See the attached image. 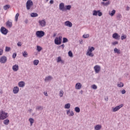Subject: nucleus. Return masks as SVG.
Returning a JSON list of instances; mask_svg holds the SVG:
<instances>
[{
	"label": "nucleus",
	"instance_id": "obj_34",
	"mask_svg": "<svg viewBox=\"0 0 130 130\" xmlns=\"http://www.w3.org/2000/svg\"><path fill=\"white\" fill-rule=\"evenodd\" d=\"M22 55L23 57H27V56H28V53H27V52L25 51L23 52H22Z\"/></svg>",
	"mask_w": 130,
	"mask_h": 130
},
{
	"label": "nucleus",
	"instance_id": "obj_33",
	"mask_svg": "<svg viewBox=\"0 0 130 130\" xmlns=\"http://www.w3.org/2000/svg\"><path fill=\"white\" fill-rule=\"evenodd\" d=\"M75 111H76L77 113H79V112L81 111V110L80 109V108L76 107L75 108Z\"/></svg>",
	"mask_w": 130,
	"mask_h": 130
},
{
	"label": "nucleus",
	"instance_id": "obj_30",
	"mask_svg": "<svg viewBox=\"0 0 130 130\" xmlns=\"http://www.w3.org/2000/svg\"><path fill=\"white\" fill-rule=\"evenodd\" d=\"M36 110H43V107L42 106H37L36 108Z\"/></svg>",
	"mask_w": 130,
	"mask_h": 130
},
{
	"label": "nucleus",
	"instance_id": "obj_21",
	"mask_svg": "<svg viewBox=\"0 0 130 130\" xmlns=\"http://www.w3.org/2000/svg\"><path fill=\"white\" fill-rule=\"evenodd\" d=\"M114 53H117V54H120V50L117 49V48H115L114 49Z\"/></svg>",
	"mask_w": 130,
	"mask_h": 130
},
{
	"label": "nucleus",
	"instance_id": "obj_12",
	"mask_svg": "<svg viewBox=\"0 0 130 130\" xmlns=\"http://www.w3.org/2000/svg\"><path fill=\"white\" fill-rule=\"evenodd\" d=\"M19 87L18 86H15L13 89V94H18L19 93Z\"/></svg>",
	"mask_w": 130,
	"mask_h": 130
},
{
	"label": "nucleus",
	"instance_id": "obj_46",
	"mask_svg": "<svg viewBox=\"0 0 130 130\" xmlns=\"http://www.w3.org/2000/svg\"><path fill=\"white\" fill-rule=\"evenodd\" d=\"M117 44H118V42L117 41H115L112 43V45L114 46L117 45Z\"/></svg>",
	"mask_w": 130,
	"mask_h": 130
},
{
	"label": "nucleus",
	"instance_id": "obj_48",
	"mask_svg": "<svg viewBox=\"0 0 130 130\" xmlns=\"http://www.w3.org/2000/svg\"><path fill=\"white\" fill-rule=\"evenodd\" d=\"M83 38H88V37H89V34L83 35Z\"/></svg>",
	"mask_w": 130,
	"mask_h": 130
},
{
	"label": "nucleus",
	"instance_id": "obj_19",
	"mask_svg": "<svg viewBox=\"0 0 130 130\" xmlns=\"http://www.w3.org/2000/svg\"><path fill=\"white\" fill-rule=\"evenodd\" d=\"M101 127H102V126L101 125L98 124L94 126V129L95 130H101Z\"/></svg>",
	"mask_w": 130,
	"mask_h": 130
},
{
	"label": "nucleus",
	"instance_id": "obj_49",
	"mask_svg": "<svg viewBox=\"0 0 130 130\" xmlns=\"http://www.w3.org/2000/svg\"><path fill=\"white\" fill-rule=\"evenodd\" d=\"M69 116H74V112L73 111L70 112V114L69 115Z\"/></svg>",
	"mask_w": 130,
	"mask_h": 130
},
{
	"label": "nucleus",
	"instance_id": "obj_43",
	"mask_svg": "<svg viewBox=\"0 0 130 130\" xmlns=\"http://www.w3.org/2000/svg\"><path fill=\"white\" fill-rule=\"evenodd\" d=\"M91 88L93 89V90H96L97 89V86L95 84L92 85Z\"/></svg>",
	"mask_w": 130,
	"mask_h": 130
},
{
	"label": "nucleus",
	"instance_id": "obj_13",
	"mask_svg": "<svg viewBox=\"0 0 130 130\" xmlns=\"http://www.w3.org/2000/svg\"><path fill=\"white\" fill-rule=\"evenodd\" d=\"M112 37L113 38H114V39H116L117 40H118L119 38H120V36L118 35V34L117 33H114V34H113Z\"/></svg>",
	"mask_w": 130,
	"mask_h": 130
},
{
	"label": "nucleus",
	"instance_id": "obj_32",
	"mask_svg": "<svg viewBox=\"0 0 130 130\" xmlns=\"http://www.w3.org/2000/svg\"><path fill=\"white\" fill-rule=\"evenodd\" d=\"M10 8H11V6L10 5H6L4 6V10H5V11H7V10L10 9Z\"/></svg>",
	"mask_w": 130,
	"mask_h": 130
},
{
	"label": "nucleus",
	"instance_id": "obj_42",
	"mask_svg": "<svg viewBox=\"0 0 130 130\" xmlns=\"http://www.w3.org/2000/svg\"><path fill=\"white\" fill-rule=\"evenodd\" d=\"M59 95L60 97H62V96H63V91L60 90L59 92Z\"/></svg>",
	"mask_w": 130,
	"mask_h": 130
},
{
	"label": "nucleus",
	"instance_id": "obj_62",
	"mask_svg": "<svg viewBox=\"0 0 130 130\" xmlns=\"http://www.w3.org/2000/svg\"><path fill=\"white\" fill-rule=\"evenodd\" d=\"M28 111H29V112H31V111H32V109H29L28 110Z\"/></svg>",
	"mask_w": 130,
	"mask_h": 130
},
{
	"label": "nucleus",
	"instance_id": "obj_41",
	"mask_svg": "<svg viewBox=\"0 0 130 130\" xmlns=\"http://www.w3.org/2000/svg\"><path fill=\"white\" fill-rule=\"evenodd\" d=\"M68 55L70 57H73V52H72V51H69L68 52Z\"/></svg>",
	"mask_w": 130,
	"mask_h": 130
},
{
	"label": "nucleus",
	"instance_id": "obj_38",
	"mask_svg": "<svg viewBox=\"0 0 130 130\" xmlns=\"http://www.w3.org/2000/svg\"><path fill=\"white\" fill-rule=\"evenodd\" d=\"M67 42H69V40L67 38H63L62 43H67Z\"/></svg>",
	"mask_w": 130,
	"mask_h": 130
},
{
	"label": "nucleus",
	"instance_id": "obj_57",
	"mask_svg": "<svg viewBox=\"0 0 130 130\" xmlns=\"http://www.w3.org/2000/svg\"><path fill=\"white\" fill-rule=\"evenodd\" d=\"M60 47H62V49H63L64 47V45L62 44L61 46H60Z\"/></svg>",
	"mask_w": 130,
	"mask_h": 130
},
{
	"label": "nucleus",
	"instance_id": "obj_58",
	"mask_svg": "<svg viewBox=\"0 0 130 130\" xmlns=\"http://www.w3.org/2000/svg\"><path fill=\"white\" fill-rule=\"evenodd\" d=\"M3 90H2V89H0V94H3Z\"/></svg>",
	"mask_w": 130,
	"mask_h": 130
},
{
	"label": "nucleus",
	"instance_id": "obj_1",
	"mask_svg": "<svg viewBox=\"0 0 130 130\" xmlns=\"http://www.w3.org/2000/svg\"><path fill=\"white\" fill-rule=\"evenodd\" d=\"M8 117V113H5L4 111H1L0 112V120H4Z\"/></svg>",
	"mask_w": 130,
	"mask_h": 130
},
{
	"label": "nucleus",
	"instance_id": "obj_15",
	"mask_svg": "<svg viewBox=\"0 0 130 130\" xmlns=\"http://www.w3.org/2000/svg\"><path fill=\"white\" fill-rule=\"evenodd\" d=\"M75 88H76V90H80V89H81V88H82V84H81L80 83H76V84L75 85Z\"/></svg>",
	"mask_w": 130,
	"mask_h": 130
},
{
	"label": "nucleus",
	"instance_id": "obj_11",
	"mask_svg": "<svg viewBox=\"0 0 130 130\" xmlns=\"http://www.w3.org/2000/svg\"><path fill=\"white\" fill-rule=\"evenodd\" d=\"M65 26L67 27H69L70 28H72L73 27V23L71 22L70 21H67L64 22Z\"/></svg>",
	"mask_w": 130,
	"mask_h": 130
},
{
	"label": "nucleus",
	"instance_id": "obj_36",
	"mask_svg": "<svg viewBox=\"0 0 130 130\" xmlns=\"http://www.w3.org/2000/svg\"><path fill=\"white\" fill-rule=\"evenodd\" d=\"M38 63H39V60H35L34 61V66H38Z\"/></svg>",
	"mask_w": 130,
	"mask_h": 130
},
{
	"label": "nucleus",
	"instance_id": "obj_47",
	"mask_svg": "<svg viewBox=\"0 0 130 130\" xmlns=\"http://www.w3.org/2000/svg\"><path fill=\"white\" fill-rule=\"evenodd\" d=\"M19 18V13H17L16 16H15V21H18V19Z\"/></svg>",
	"mask_w": 130,
	"mask_h": 130
},
{
	"label": "nucleus",
	"instance_id": "obj_53",
	"mask_svg": "<svg viewBox=\"0 0 130 130\" xmlns=\"http://www.w3.org/2000/svg\"><path fill=\"white\" fill-rule=\"evenodd\" d=\"M17 45L18 46H22V43H21V42H18L17 43Z\"/></svg>",
	"mask_w": 130,
	"mask_h": 130
},
{
	"label": "nucleus",
	"instance_id": "obj_5",
	"mask_svg": "<svg viewBox=\"0 0 130 130\" xmlns=\"http://www.w3.org/2000/svg\"><path fill=\"white\" fill-rule=\"evenodd\" d=\"M0 31L2 34H4V35H7L8 32H9V30L4 26L1 27Z\"/></svg>",
	"mask_w": 130,
	"mask_h": 130
},
{
	"label": "nucleus",
	"instance_id": "obj_23",
	"mask_svg": "<svg viewBox=\"0 0 130 130\" xmlns=\"http://www.w3.org/2000/svg\"><path fill=\"white\" fill-rule=\"evenodd\" d=\"M102 5H103V6H105L106 7H107V6H109L110 5V2L108 1L107 2H102Z\"/></svg>",
	"mask_w": 130,
	"mask_h": 130
},
{
	"label": "nucleus",
	"instance_id": "obj_28",
	"mask_svg": "<svg viewBox=\"0 0 130 130\" xmlns=\"http://www.w3.org/2000/svg\"><path fill=\"white\" fill-rule=\"evenodd\" d=\"M115 13H116V11L115 10H113L111 11V12L109 13L110 16H111V17H113V16H114V15H115Z\"/></svg>",
	"mask_w": 130,
	"mask_h": 130
},
{
	"label": "nucleus",
	"instance_id": "obj_14",
	"mask_svg": "<svg viewBox=\"0 0 130 130\" xmlns=\"http://www.w3.org/2000/svg\"><path fill=\"white\" fill-rule=\"evenodd\" d=\"M25 82L24 81H20L19 82H18V86L20 88H24V87H25Z\"/></svg>",
	"mask_w": 130,
	"mask_h": 130
},
{
	"label": "nucleus",
	"instance_id": "obj_60",
	"mask_svg": "<svg viewBox=\"0 0 130 130\" xmlns=\"http://www.w3.org/2000/svg\"><path fill=\"white\" fill-rule=\"evenodd\" d=\"M126 11H129V7H127V8H126Z\"/></svg>",
	"mask_w": 130,
	"mask_h": 130
},
{
	"label": "nucleus",
	"instance_id": "obj_3",
	"mask_svg": "<svg viewBox=\"0 0 130 130\" xmlns=\"http://www.w3.org/2000/svg\"><path fill=\"white\" fill-rule=\"evenodd\" d=\"M62 39V37L59 36L58 38H56L54 40V43L56 45H59L61 44V41Z\"/></svg>",
	"mask_w": 130,
	"mask_h": 130
},
{
	"label": "nucleus",
	"instance_id": "obj_22",
	"mask_svg": "<svg viewBox=\"0 0 130 130\" xmlns=\"http://www.w3.org/2000/svg\"><path fill=\"white\" fill-rule=\"evenodd\" d=\"M116 18H117V19L118 20V21H121V18H122V16H121V14L120 13H118L117 15Z\"/></svg>",
	"mask_w": 130,
	"mask_h": 130
},
{
	"label": "nucleus",
	"instance_id": "obj_20",
	"mask_svg": "<svg viewBox=\"0 0 130 130\" xmlns=\"http://www.w3.org/2000/svg\"><path fill=\"white\" fill-rule=\"evenodd\" d=\"M52 79V77L49 76L45 78V82H48L49 81H51Z\"/></svg>",
	"mask_w": 130,
	"mask_h": 130
},
{
	"label": "nucleus",
	"instance_id": "obj_7",
	"mask_svg": "<svg viewBox=\"0 0 130 130\" xmlns=\"http://www.w3.org/2000/svg\"><path fill=\"white\" fill-rule=\"evenodd\" d=\"M39 23L41 27H45L46 26V21L45 20H39Z\"/></svg>",
	"mask_w": 130,
	"mask_h": 130
},
{
	"label": "nucleus",
	"instance_id": "obj_18",
	"mask_svg": "<svg viewBox=\"0 0 130 130\" xmlns=\"http://www.w3.org/2000/svg\"><path fill=\"white\" fill-rule=\"evenodd\" d=\"M57 62H61V63H64V61L61 59V57L59 56L57 57Z\"/></svg>",
	"mask_w": 130,
	"mask_h": 130
},
{
	"label": "nucleus",
	"instance_id": "obj_50",
	"mask_svg": "<svg viewBox=\"0 0 130 130\" xmlns=\"http://www.w3.org/2000/svg\"><path fill=\"white\" fill-rule=\"evenodd\" d=\"M11 50V48L9 47H6V51H10V50Z\"/></svg>",
	"mask_w": 130,
	"mask_h": 130
},
{
	"label": "nucleus",
	"instance_id": "obj_27",
	"mask_svg": "<svg viewBox=\"0 0 130 130\" xmlns=\"http://www.w3.org/2000/svg\"><path fill=\"white\" fill-rule=\"evenodd\" d=\"M86 55H88V56H91V57H93V56H94V54L92 53V52H87Z\"/></svg>",
	"mask_w": 130,
	"mask_h": 130
},
{
	"label": "nucleus",
	"instance_id": "obj_16",
	"mask_svg": "<svg viewBox=\"0 0 130 130\" xmlns=\"http://www.w3.org/2000/svg\"><path fill=\"white\" fill-rule=\"evenodd\" d=\"M12 70L14 72H17L19 70V66L15 64L12 67Z\"/></svg>",
	"mask_w": 130,
	"mask_h": 130
},
{
	"label": "nucleus",
	"instance_id": "obj_4",
	"mask_svg": "<svg viewBox=\"0 0 130 130\" xmlns=\"http://www.w3.org/2000/svg\"><path fill=\"white\" fill-rule=\"evenodd\" d=\"M36 35L37 37H39V38H41L43 37L44 35H45V32L42 30H38L36 32Z\"/></svg>",
	"mask_w": 130,
	"mask_h": 130
},
{
	"label": "nucleus",
	"instance_id": "obj_39",
	"mask_svg": "<svg viewBox=\"0 0 130 130\" xmlns=\"http://www.w3.org/2000/svg\"><path fill=\"white\" fill-rule=\"evenodd\" d=\"M92 15L93 16H97L98 15V11L94 10Z\"/></svg>",
	"mask_w": 130,
	"mask_h": 130
},
{
	"label": "nucleus",
	"instance_id": "obj_44",
	"mask_svg": "<svg viewBox=\"0 0 130 130\" xmlns=\"http://www.w3.org/2000/svg\"><path fill=\"white\" fill-rule=\"evenodd\" d=\"M121 40H124V39H126V36L123 35L121 37Z\"/></svg>",
	"mask_w": 130,
	"mask_h": 130
},
{
	"label": "nucleus",
	"instance_id": "obj_55",
	"mask_svg": "<svg viewBox=\"0 0 130 130\" xmlns=\"http://www.w3.org/2000/svg\"><path fill=\"white\" fill-rule=\"evenodd\" d=\"M71 113V110H69L67 111V114L68 115H69V114H70Z\"/></svg>",
	"mask_w": 130,
	"mask_h": 130
},
{
	"label": "nucleus",
	"instance_id": "obj_10",
	"mask_svg": "<svg viewBox=\"0 0 130 130\" xmlns=\"http://www.w3.org/2000/svg\"><path fill=\"white\" fill-rule=\"evenodd\" d=\"M94 70L96 74H98L101 70V67L99 65H96L94 67Z\"/></svg>",
	"mask_w": 130,
	"mask_h": 130
},
{
	"label": "nucleus",
	"instance_id": "obj_40",
	"mask_svg": "<svg viewBox=\"0 0 130 130\" xmlns=\"http://www.w3.org/2000/svg\"><path fill=\"white\" fill-rule=\"evenodd\" d=\"M37 49L39 52H40V51L42 50V48L40 46H37Z\"/></svg>",
	"mask_w": 130,
	"mask_h": 130
},
{
	"label": "nucleus",
	"instance_id": "obj_52",
	"mask_svg": "<svg viewBox=\"0 0 130 130\" xmlns=\"http://www.w3.org/2000/svg\"><path fill=\"white\" fill-rule=\"evenodd\" d=\"M126 91H125V90L123 89L121 91V94H125Z\"/></svg>",
	"mask_w": 130,
	"mask_h": 130
},
{
	"label": "nucleus",
	"instance_id": "obj_25",
	"mask_svg": "<svg viewBox=\"0 0 130 130\" xmlns=\"http://www.w3.org/2000/svg\"><path fill=\"white\" fill-rule=\"evenodd\" d=\"M123 86H124V84H123V83L120 82L118 83L117 84V87H118L119 88H122V87H123Z\"/></svg>",
	"mask_w": 130,
	"mask_h": 130
},
{
	"label": "nucleus",
	"instance_id": "obj_17",
	"mask_svg": "<svg viewBox=\"0 0 130 130\" xmlns=\"http://www.w3.org/2000/svg\"><path fill=\"white\" fill-rule=\"evenodd\" d=\"M6 26H7V27H8V28H12V27L13 26V23H12V22L8 20L6 22Z\"/></svg>",
	"mask_w": 130,
	"mask_h": 130
},
{
	"label": "nucleus",
	"instance_id": "obj_64",
	"mask_svg": "<svg viewBox=\"0 0 130 130\" xmlns=\"http://www.w3.org/2000/svg\"><path fill=\"white\" fill-rule=\"evenodd\" d=\"M80 93H81V94H83V90H81Z\"/></svg>",
	"mask_w": 130,
	"mask_h": 130
},
{
	"label": "nucleus",
	"instance_id": "obj_9",
	"mask_svg": "<svg viewBox=\"0 0 130 130\" xmlns=\"http://www.w3.org/2000/svg\"><path fill=\"white\" fill-rule=\"evenodd\" d=\"M123 107V105L121 104L116 106L115 108H113V112H116V111H118V110H119L120 108H121V107Z\"/></svg>",
	"mask_w": 130,
	"mask_h": 130
},
{
	"label": "nucleus",
	"instance_id": "obj_24",
	"mask_svg": "<svg viewBox=\"0 0 130 130\" xmlns=\"http://www.w3.org/2000/svg\"><path fill=\"white\" fill-rule=\"evenodd\" d=\"M30 17H31L32 18H35L36 17H38V14L36 13H31L30 14Z\"/></svg>",
	"mask_w": 130,
	"mask_h": 130
},
{
	"label": "nucleus",
	"instance_id": "obj_54",
	"mask_svg": "<svg viewBox=\"0 0 130 130\" xmlns=\"http://www.w3.org/2000/svg\"><path fill=\"white\" fill-rule=\"evenodd\" d=\"M3 52H4V50L0 49V55H2Z\"/></svg>",
	"mask_w": 130,
	"mask_h": 130
},
{
	"label": "nucleus",
	"instance_id": "obj_37",
	"mask_svg": "<svg viewBox=\"0 0 130 130\" xmlns=\"http://www.w3.org/2000/svg\"><path fill=\"white\" fill-rule=\"evenodd\" d=\"M70 107L71 104L70 103L65 105L64 108H66V109H69V108H70Z\"/></svg>",
	"mask_w": 130,
	"mask_h": 130
},
{
	"label": "nucleus",
	"instance_id": "obj_59",
	"mask_svg": "<svg viewBox=\"0 0 130 130\" xmlns=\"http://www.w3.org/2000/svg\"><path fill=\"white\" fill-rule=\"evenodd\" d=\"M44 94L45 96H48V94H47V92H44Z\"/></svg>",
	"mask_w": 130,
	"mask_h": 130
},
{
	"label": "nucleus",
	"instance_id": "obj_51",
	"mask_svg": "<svg viewBox=\"0 0 130 130\" xmlns=\"http://www.w3.org/2000/svg\"><path fill=\"white\" fill-rule=\"evenodd\" d=\"M16 56H17V53H13L12 55L13 58H16Z\"/></svg>",
	"mask_w": 130,
	"mask_h": 130
},
{
	"label": "nucleus",
	"instance_id": "obj_35",
	"mask_svg": "<svg viewBox=\"0 0 130 130\" xmlns=\"http://www.w3.org/2000/svg\"><path fill=\"white\" fill-rule=\"evenodd\" d=\"M4 124H5L6 125H8V124H9V123H10V120L9 119H6L4 121Z\"/></svg>",
	"mask_w": 130,
	"mask_h": 130
},
{
	"label": "nucleus",
	"instance_id": "obj_29",
	"mask_svg": "<svg viewBox=\"0 0 130 130\" xmlns=\"http://www.w3.org/2000/svg\"><path fill=\"white\" fill-rule=\"evenodd\" d=\"M65 11H70L71 10V9H72V6L71 5H67L65 6Z\"/></svg>",
	"mask_w": 130,
	"mask_h": 130
},
{
	"label": "nucleus",
	"instance_id": "obj_2",
	"mask_svg": "<svg viewBox=\"0 0 130 130\" xmlns=\"http://www.w3.org/2000/svg\"><path fill=\"white\" fill-rule=\"evenodd\" d=\"M27 10H29L33 7V2L31 0H28L26 4Z\"/></svg>",
	"mask_w": 130,
	"mask_h": 130
},
{
	"label": "nucleus",
	"instance_id": "obj_61",
	"mask_svg": "<svg viewBox=\"0 0 130 130\" xmlns=\"http://www.w3.org/2000/svg\"><path fill=\"white\" fill-rule=\"evenodd\" d=\"M24 22H25V24H27L28 23V20H25Z\"/></svg>",
	"mask_w": 130,
	"mask_h": 130
},
{
	"label": "nucleus",
	"instance_id": "obj_63",
	"mask_svg": "<svg viewBox=\"0 0 130 130\" xmlns=\"http://www.w3.org/2000/svg\"><path fill=\"white\" fill-rule=\"evenodd\" d=\"M53 36V37H55V36H56V34H54Z\"/></svg>",
	"mask_w": 130,
	"mask_h": 130
},
{
	"label": "nucleus",
	"instance_id": "obj_26",
	"mask_svg": "<svg viewBox=\"0 0 130 130\" xmlns=\"http://www.w3.org/2000/svg\"><path fill=\"white\" fill-rule=\"evenodd\" d=\"M94 50H95V48L93 47H89L87 52H92Z\"/></svg>",
	"mask_w": 130,
	"mask_h": 130
},
{
	"label": "nucleus",
	"instance_id": "obj_8",
	"mask_svg": "<svg viewBox=\"0 0 130 130\" xmlns=\"http://www.w3.org/2000/svg\"><path fill=\"white\" fill-rule=\"evenodd\" d=\"M7 58L6 56H3L0 58L1 63H6L7 62Z\"/></svg>",
	"mask_w": 130,
	"mask_h": 130
},
{
	"label": "nucleus",
	"instance_id": "obj_56",
	"mask_svg": "<svg viewBox=\"0 0 130 130\" xmlns=\"http://www.w3.org/2000/svg\"><path fill=\"white\" fill-rule=\"evenodd\" d=\"M53 3H54L53 0H51V1H50V4H51V5H52V4H53Z\"/></svg>",
	"mask_w": 130,
	"mask_h": 130
},
{
	"label": "nucleus",
	"instance_id": "obj_45",
	"mask_svg": "<svg viewBox=\"0 0 130 130\" xmlns=\"http://www.w3.org/2000/svg\"><path fill=\"white\" fill-rule=\"evenodd\" d=\"M98 15L99 17H101V16H102V12L100 11V10H98Z\"/></svg>",
	"mask_w": 130,
	"mask_h": 130
},
{
	"label": "nucleus",
	"instance_id": "obj_6",
	"mask_svg": "<svg viewBox=\"0 0 130 130\" xmlns=\"http://www.w3.org/2000/svg\"><path fill=\"white\" fill-rule=\"evenodd\" d=\"M59 9L62 12H64L66 11V8L64 7V3H61L59 5Z\"/></svg>",
	"mask_w": 130,
	"mask_h": 130
},
{
	"label": "nucleus",
	"instance_id": "obj_31",
	"mask_svg": "<svg viewBox=\"0 0 130 130\" xmlns=\"http://www.w3.org/2000/svg\"><path fill=\"white\" fill-rule=\"evenodd\" d=\"M29 121L30 122V124L31 126L33 125V123H34V119L32 118H30L29 119Z\"/></svg>",
	"mask_w": 130,
	"mask_h": 130
}]
</instances>
